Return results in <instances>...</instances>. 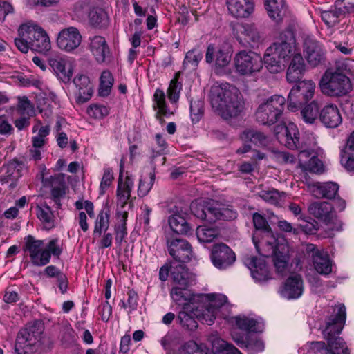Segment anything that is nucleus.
Returning a JSON list of instances; mask_svg holds the SVG:
<instances>
[{
  "mask_svg": "<svg viewBox=\"0 0 354 354\" xmlns=\"http://www.w3.org/2000/svg\"><path fill=\"white\" fill-rule=\"evenodd\" d=\"M214 111L225 120L236 118L244 109V100L238 88L228 83L214 85L209 94Z\"/></svg>",
  "mask_w": 354,
  "mask_h": 354,
  "instance_id": "nucleus-1",
  "label": "nucleus"
},
{
  "mask_svg": "<svg viewBox=\"0 0 354 354\" xmlns=\"http://www.w3.org/2000/svg\"><path fill=\"white\" fill-rule=\"evenodd\" d=\"M331 315L326 319V326L323 331L328 344L329 354H350L344 339L338 335L343 329L346 320V307L342 304L331 306Z\"/></svg>",
  "mask_w": 354,
  "mask_h": 354,
  "instance_id": "nucleus-2",
  "label": "nucleus"
},
{
  "mask_svg": "<svg viewBox=\"0 0 354 354\" xmlns=\"http://www.w3.org/2000/svg\"><path fill=\"white\" fill-rule=\"evenodd\" d=\"M15 44L23 53H27L29 49L39 53H46L51 48L50 39L44 30L37 25L27 24L19 26Z\"/></svg>",
  "mask_w": 354,
  "mask_h": 354,
  "instance_id": "nucleus-3",
  "label": "nucleus"
},
{
  "mask_svg": "<svg viewBox=\"0 0 354 354\" xmlns=\"http://www.w3.org/2000/svg\"><path fill=\"white\" fill-rule=\"evenodd\" d=\"M347 66L342 62L328 68L319 81L321 91L330 97L346 95L352 88L351 80L345 74Z\"/></svg>",
  "mask_w": 354,
  "mask_h": 354,
  "instance_id": "nucleus-4",
  "label": "nucleus"
},
{
  "mask_svg": "<svg viewBox=\"0 0 354 354\" xmlns=\"http://www.w3.org/2000/svg\"><path fill=\"white\" fill-rule=\"evenodd\" d=\"M24 240V251L29 254L32 263L36 266L47 265L51 255L59 257L62 252L58 239L50 240L45 246L44 241L37 240L32 235L27 236Z\"/></svg>",
  "mask_w": 354,
  "mask_h": 354,
  "instance_id": "nucleus-5",
  "label": "nucleus"
},
{
  "mask_svg": "<svg viewBox=\"0 0 354 354\" xmlns=\"http://www.w3.org/2000/svg\"><path fill=\"white\" fill-rule=\"evenodd\" d=\"M286 104V98L279 95H274L261 102L255 113L257 121L270 126L277 122L281 118Z\"/></svg>",
  "mask_w": 354,
  "mask_h": 354,
  "instance_id": "nucleus-6",
  "label": "nucleus"
},
{
  "mask_svg": "<svg viewBox=\"0 0 354 354\" xmlns=\"http://www.w3.org/2000/svg\"><path fill=\"white\" fill-rule=\"evenodd\" d=\"M292 88L288 97V109L296 111L302 104L309 101L314 95L315 84L311 80L299 81Z\"/></svg>",
  "mask_w": 354,
  "mask_h": 354,
  "instance_id": "nucleus-7",
  "label": "nucleus"
},
{
  "mask_svg": "<svg viewBox=\"0 0 354 354\" xmlns=\"http://www.w3.org/2000/svg\"><path fill=\"white\" fill-rule=\"evenodd\" d=\"M268 51H273L278 58H281L288 64L290 59L296 54V39L294 32L290 30H286L281 33L279 39L268 47Z\"/></svg>",
  "mask_w": 354,
  "mask_h": 354,
  "instance_id": "nucleus-8",
  "label": "nucleus"
},
{
  "mask_svg": "<svg viewBox=\"0 0 354 354\" xmlns=\"http://www.w3.org/2000/svg\"><path fill=\"white\" fill-rule=\"evenodd\" d=\"M236 71L242 75H251L260 71L263 67L262 58L252 51L242 50L234 58Z\"/></svg>",
  "mask_w": 354,
  "mask_h": 354,
  "instance_id": "nucleus-9",
  "label": "nucleus"
},
{
  "mask_svg": "<svg viewBox=\"0 0 354 354\" xmlns=\"http://www.w3.org/2000/svg\"><path fill=\"white\" fill-rule=\"evenodd\" d=\"M169 254L178 262L186 263L193 256L192 248L185 239L175 238L170 239L166 236Z\"/></svg>",
  "mask_w": 354,
  "mask_h": 354,
  "instance_id": "nucleus-10",
  "label": "nucleus"
},
{
  "mask_svg": "<svg viewBox=\"0 0 354 354\" xmlns=\"http://www.w3.org/2000/svg\"><path fill=\"white\" fill-rule=\"evenodd\" d=\"M35 326H29L19 330L17 334L15 351L17 354H32L37 342Z\"/></svg>",
  "mask_w": 354,
  "mask_h": 354,
  "instance_id": "nucleus-11",
  "label": "nucleus"
},
{
  "mask_svg": "<svg viewBox=\"0 0 354 354\" xmlns=\"http://www.w3.org/2000/svg\"><path fill=\"white\" fill-rule=\"evenodd\" d=\"M211 260L216 268L224 270L234 264L236 261V254L225 243L214 244L211 252Z\"/></svg>",
  "mask_w": 354,
  "mask_h": 354,
  "instance_id": "nucleus-12",
  "label": "nucleus"
},
{
  "mask_svg": "<svg viewBox=\"0 0 354 354\" xmlns=\"http://www.w3.org/2000/svg\"><path fill=\"white\" fill-rule=\"evenodd\" d=\"M243 262L256 281L265 282L272 278L264 258L247 254L244 257Z\"/></svg>",
  "mask_w": 354,
  "mask_h": 354,
  "instance_id": "nucleus-13",
  "label": "nucleus"
},
{
  "mask_svg": "<svg viewBox=\"0 0 354 354\" xmlns=\"http://www.w3.org/2000/svg\"><path fill=\"white\" fill-rule=\"evenodd\" d=\"M81 42L82 35L79 30L74 26L62 29L57 38V46L68 53L77 49Z\"/></svg>",
  "mask_w": 354,
  "mask_h": 354,
  "instance_id": "nucleus-14",
  "label": "nucleus"
},
{
  "mask_svg": "<svg viewBox=\"0 0 354 354\" xmlns=\"http://www.w3.org/2000/svg\"><path fill=\"white\" fill-rule=\"evenodd\" d=\"M304 52L308 64L315 67L325 60V51L322 46L310 36L304 39Z\"/></svg>",
  "mask_w": 354,
  "mask_h": 354,
  "instance_id": "nucleus-15",
  "label": "nucleus"
},
{
  "mask_svg": "<svg viewBox=\"0 0 354 354\" xmlns=\"http://www.w3.org/2000/svg\"><path fill=\"white\" fill-rule=\"evenodd\" d=\"M48 64L57 77L64 84L70 82L73 75V66L60 57H50Z\"/></svg>",
  "mask_w": 354,
  "mask_h": 354,
  "instance_id": "nucleus-16",
  "label": "nucleus"
},
{
  "mask_svg": "<svg viewBox=\"0 0 354 354\" xmlns=\"http://www.w3.org/2000/svg\"><path fill=\"white\" fill-rule=\"evenodd\" d=\"M319 120L326 128H336L342 122L339 109L334 104H328L320 109Z\"/></svg>",
  "mask_w": 354,
  "mask_h": 354,
  "instance_id": "nucleus-17",
  "label": "nucleus"
},
{
  "mask_svg": "<svg viewBox=\"0 0 354 354\" xmlns=\"http://www.w3.org/2000/svg\"><path fill=\"white\" fill-rule=\"evenodd\" d=\"M231 60V55L227 50L213 44L208 45L205 53V61L208 64L214 63L218 68L227 66Z\"/></svg>",
  "mask_w": 354,
  "mask_h": 354,
  "instance_id": "nucleus-18",
  "label": "nucleus"
},
{
  "mask_svg": "<svg viewBox=\"0 0 354 354\" xmlns=\"http://www.w3.org/2000/svg\"><path fill=\"white\" fill-rule=\"evenodd\" d=\"M237 212L232 207L212 203L209 208L208 222L214 223L218 220L232 221L236 218Z\"/></svg>",
  "mask_w": 354,
  "mask_h": 354,
  "instance_id": "nucleus-19",
  "label": "nucleus"
},
{
  "mask_svg": "<svg viewBox=\"0 0 354 354\" xmlns=\"http://www.w3.org/2000/svg\"><path fill=\"white\" fill-rule=\"evenodd\" d=\"M333 209L334 206L326 201H316L308 207L309 213L326 225L330 223L333 220L335 216Z\"/></svg>",
  "mask_w": 354,
  "mask_h": 354,
  "instance_id": "nucleus-20",
  "label": "nucleus"
},
{
  "mask_svg": "<svg viewBox=\"0 0 354 354\" xmlns=\"http://www.w3.org/2000/svg\"><path fill=\"white\" fill-rule=\"evenodd\" d=\"M89 50L99 64L106 62L110 57L111 53L109 47L104 37L95 36L90 39Z\"/></svg>",
  "mask_w": 354,
  "mask_h": 354,
  "instance_id": "nucleus-21",
  "label": "nucleus"
},
{
  "mask_svg": "<svg viewBox=\"0 0 354 354\" xmlns=\"http://www.w3.org/2000/svg\"><path fill=\"white\" fill-rule=\"evenodd\" d=\"M286 71V80L289 82H297L306 71V64L301 53L296 54L289 61Z\"/></svg>",
  "mask_w": 354,
  "mask_h": 354,
  "instance_id": "nucleus-22",
  "label": "nucleus"
},
{
  "mask_svg": "<svg viewBox=\"0 0 354 354\" xmlns=\"http://www.w3.org/2000/svg\"><path fill=\"white\" fill-rule=\"evenodd\" d=\"M304 290V283L301 275L294 274L286 281L281 295L287 299L299 298Z\"/></svg>",
  "mask_w": 354,
  "mask_h": 354,
  "instance_id": "nucleus-23",
  "label": "nucleus"
},
{
  "mask_svg": "<svg viewBox=\"0 0 354 354\" xmlns=\"http://www.w3.org/2000/svg\"><path fill=\"white\" fill-rule=\"evenodd\" d=\"M73 82L78 89L77 102L78 103L87 102L93 95V87L89 78L85 75H78L74 77Z\"/></svg>",
  "mask_w": 354,
  "mask_h": 354,
  "instance_id": "nucleus-24",
  "label": "nucleus"
},
{
  "mask_svg": "<svg viewBox=\"0 0 354 354\" xmlns=\"http://www.w3.org/2000/svg\"><path fill=\"white\" fill-rule=\"evenodd\" d=\"M310 192L317 198H326L328 199L335 198L339 190V185L333 182L314 183L310 187Z\"/></svg>",
  "mask_w": 354,
  "mask_h": 354,
  "instance_id": "nucleus-25",
  "label": "nucleus"
},
{
  "mask_svg": "<svg viewBox=\"0 0 354 354\" xmlns=\"http://www.w3.org/2000/svg\"><path fill=\"white\" fill-rule=\"evenodd\" d=\"M307 249L313 251V262L315 269L322 274H328L332 271L331 265L328 257L316 250L315 245L310 244Z\"/></svg>",
  "mask_w": 354,
  "mask_h": 354,
  "instance_id": "nucleus-26",
  "label": "nucleus"
},
{
  "mask_svg": "<svg viewBox=\"0 0 354 354\" xmlns=\"http://www.w3.org/2000/svg\"><path fill=\"white\" fill-rule=\"evenodd\" d=\"M153 109L156 111V118L161 123L165 122L164 117H169L173 114L167 109L165 102V95L161 89H156L153 95Z\"/></svg>",
  "mask_w": 354,
  "mask_h": 354,
  "instance_id": "nucleus-27",
  "label": "nucleus"
},
{
  "mask_svg": "<svg viewBox=\"0 0 354 354\" xmlns=\"http://www.w3.org/2000/svg\"><path fill=\"white\" fill-rule=\"evenodd\" d=\"M299 135L298 128L295 124L290 122L288 124L287 131L281 137L279 142L291 150L302 149Z\"/></svg>",
  "mask_w": 354,
  "mask_h": 354,
  "instance_id": "nucleus-28",
  "label": "nucleus"
},
{
  "mask_svg": "<svg viewBox=\"0 0 354 354\" xmlns=\"http://www.w3.org/2000/svg\"><path fill=\"white\" fill-rule=\"evenodd\" d=\"M298 158L299 164L308 169L313 172H319L320 171L322 163L319 160L313 155V151L309 149H299Z\"/></svg>",
  "mask_w": 354,
  "mask_h": 354,
  "instance_id": "nucleus-29",
  "label": "nucleus"
},
{
  "mask_svg": "<svg viewBox=\"0 0 354 354\" xmlns=\"http://www.w3.org/2000/svg\"><path fill=\"white\" fill-rule=\"evenodd\" d=\"M263 63L267 70L273 74L282 72L287 66L285 61L278 58L276 53L273 51L269 52L268 48L266 49L263 56Z\"/></svg>",
  "mask_w": 354,
  "mask_h": 354,
  "instance_id": "nucleus-30",
  "label": "nucleus"
},
{
  "mask_svg": "<svg viewBox=\"0 0 354 354\" xmlns=\"http://www.w3.org/2000/svg\"><path fill=\"white\" fill-rule=\"evenodd\" d=\"M265 6L271 19L277 23L282 21L286 8L285 0H265Z\"/></svg>",
  "mask_w": 354,
  "mask_h": 354,
  "instance_id": "nucleus-31",
  "label": "nucleus"
},
{
  "mask_svg": "<svg viewBox=\"0 0 354 354\" xmlns=\"http://www.w3.org/2000/svg\"><path fill=\"white\" fill-rule=\"evenodd\" d=\"M201 305L192 307V313L196 318L208 325H211L214 322L216 312L212 308L209 307L205 302H201Z\"/></svg>",
  "mask_w": 354,
  "mask_h": 354,
  "instance_id": "nucleus-32",
  "label": "nucleus"
},
{
  "mask_svg": "<svg viewBox=\"0 0 354 354\" xmlns=\"http://www.w3.org/2000/svg\"><path fill=\"white\" fill-rule=\"evenodd\" d=\"M213 353L205 352V354H241V353L232 344L224 339L212 336L211 337Z\"/></svg>",
  "mask_w": 354,
  "mask_h": 354,
  "instance_id": "nucleus-33",
  "label": "nucleus"
},
{
  "mask_svg": "<svg viewBox=\"0 0 354 354\" xmlns=\"http://www.w3.org/2000/svg\"><path fill=\"white\" fill-rule=\"evenodd\" d=\"M132 187L133 182L129 177H127L124 183H122L121 175H120L117 188V196L118 197V200L122 203V208L124 207L125 205L127 203L129 204V207L133 206L131 201L129 203Z\"/></svg>",
  "mask_w": 354,
  "mask_h": 354,
  "instance_id": "nucleus-34",
  "label": "nucleus"
},
{
  "mask_svg": "<svg viewBox=\"0 0 354 354\" xmlns=\"http://www.w3.org/2000/svg\"><path fill=\"white\" fill-rule=\"evenodd\" d=\"M201 302H205L209 307L216 313L218 309L227 302V297L222 294H201L193 299Z\"/></svg>",
  "mask_w": 354,
  "mask_h": 354,
  "instance_id": "nucleus-35",
  "label": "nucleus"
},
{
  "mask_svg": "<svg viewBox=\"0 0 354 354\" xmlns=\"http://www.w3.org/2000/svg\"><path fill=\"white\" fill-rule=\"evenodd\" d=\"M236 324L242 330L250 333H259L263 330V324L251 317L237 316L235 317Z\"/></svg>",
  "mask_w": 354,
  "mask_h": 354,
  "instance_id": "nucleus-36",
  "label": "nucleus"
},
{
  "mask_svg": "<svg viewBox=\"0 0 354 354\" xmlns=\"http://www.w3.org/2000/svg\"><path fill=\"white\" fill-rule=\"evenodd\" d=\"M227 9L230 13L234 17H246L250 13L251 8V2L245 4L244 1L236 0H226Z\"/></svg>",
  "mask_w": 354,
  "mask_h": 354,
  "instance_id": "nucleus-37",
  "label": "nucleus"
},
{
  "mask_svg": "<svg viewBox=\"0 0 354 354\" xmlns=\"http://www.w3.org/2000/svg\"><path fill=\"white\" fill-rule=\"evenodd\" d=\"M168 222L172 231L178 234H187L192 230L186 219L180 214L170 216Z\"/></svg>",
  "mask_w": 354,
  "mask_h": 354,
  "instance_id": "nucleus-38",
  "label": "nucleus"
},
{
  "mask_svg": "<svg viewBox=\"0 0 354 354\" xmlns=\"http://www.w3.org/2000/svg\"><path fill=\"white\" fill-rule=\"evenodd\" d=\"M241 138L250 141L259 147H265L269 144V138L263 133L253 129H245L241 134Z\"/></svg>",
  "mask_w": 354,
  "mask_h": 354,
  "instance_id": "nucleus-39",
  "label": "nucleus"
},
{
  "mask_svg": "<svg viewBox=\"0 0 354 354\" xmlns=\"http://www.w3.org/2000/svg\"><path fill=\"white\" fill-rule=\"evenodd\" d=\"M240 32L248 42L257 44L262 41L261 33L254 24H243L240 26Z\"/></svg>",
  "mask_w": 354,
  "mask_h": 354,
  "instance_id": "nucleus-40",
  "label": "nucleus"
},
{
  "mask_svg": "<svg viewBox=\"0 0 354 354\" xmlns=\"http://www.w3.org/2000/svg\"><path fill=\"white\" fill-rule=\"evenodd\" d=\"M320 109L315 100L304 106L301 110L303 120L307 124H314L319 117Z\"/></svg>",
  "mask_w": 354,
  "mask_h": 354,
  "instance_id": "nucleus-41",
  "label": "nucleus"
},
{
  "mask_svg": "<svg viewBox=\"0 0 354 354\" xmlns=\"http://www.w3.org/2000/svg\"><path fill=\"white\" fill-rule=\"evenodd\" d=\"M345 13V10H344L340 4H337V1L335 9L322 12L321 17L328 26L332 27L339 22V19L344 15Z\"/></svg>",
  "mask_w": 354,
  "mask_h": 354,
  "instance_id": "nucleus-42",
  "label": "nucleus"
},
{
  "mask_svg": "<svg viewBox=\"0 0 354 354\" xmlns=\"http://www.w3.org/2000/svg\"><path fill=\"white\" fill-rule=\"evenodd\" d=\"M171 274L174 281L178 286L188 287L189 286V273L183 264L178 263L171 266Z\"/></svg>",
  "mask_w": 354,
  "mask_h": 354,
  "instance_id": "nucleus-43",
  "label": "nucleus"
},
{
  "mask_svg": "<svg viewBox=\"0 0 354 354\" xmlns=\"http://www.w3.org/2000/svg\"><path fill=\"white\" fill-rule=\"evenodd\" d=\"M88 20L91 26L96 28L106 27L109 24L107 13L102 8H93L88 13Z\"/></svg>",
  "mask_w": 354,
  "mask_h": 354,
  "instance_id": "nucleus-44",
  "label": "nucleus"
},
{
  "mask_svg": "<svg viewBox=\"0 0 354 354\" xmlns=\"http://www.w3.org/2000/svg\"><path fill=\"white\" fill-rule=\"evenodd\" d=\"M281 250L282 251L280 250L279 247L276 248L274 250L272 259L277 272L282 274L287 268L289 257L284 248H281Z\"/></svg>",
  "mask_w": 354,
  "mask_h": 354,
  "instance_id": "nucleus-45",
  "label": "nucleus"
},
{
  "mask_svg": "<svg viewBox=\"0 0 354 354\" xmlns=\"http://www.w3.org/2000/svg\"><path fill=\"white\" fill-rule=\"evenodd\" d=\"M220 235L218 227L198 226L196 229V236L200 242L210 243Z\"/></svg>",
  "mask_w": 354,
  "mask_h": 354,
  "instance_id": "nucleus-46",
  "label": "nucleus"
},
{
  "mask_svg": "<svg viewBox=\"0 0 354 354\" xmlns=\"http://www.w3.org/2000/svg\"><path fill=\"white\" fill-rule=\"evenodd\" d=\"M110 214L109 209H103L97 215L95 222L93 230L94 236H100L103 232H106L109 227Z\"/></svg>",
  "mask_w": 354,
  "mask_h": 354,
  "instance_id": "nucleus-47",
  "label": "nucleus"
},
{
  "mask_svg": "<svg viewBox=\"0 0 354 354\" xmlns=\"http://www.w3.org/2000/svg\"><path fill=\"white\" fill-rule=\"evenodd\" d=\"M37 214L38 218L44 224L45 227L51 229L54 227L53 214L50 207L47 205L37 207Z\"/></svg>",
  "mask_w": 354,
  "mask_h": 354,
  "instance_id": "nucleus-48",
  "label": "nucleus"
},
{
  "mask_svg": "<svg viewBox=\"0 0 354 354\" xmlns=\"http://www.w3.org/2000/svg\"><path fill=\"white\" fill-rule=\"evenodd\" d=\"M211 203L192 202L190 205V209L192 214L198 218L208 221L209 208Z\"/></svg>",
  "mask_w": 354,
  "mask_h": 354,
  "instance_id": "nucleus-49",
  "label": "nucleus"
},
{
  "mask_svg": "<svg viewBox=\"0 0 354 354\" xmlns=\"http://www.w3.org/2000/svg\"><path fill=\"white\" fill-rule=\"evenodd\" d=\"M195 318L196 316L193 315L192 310L189 313L180 311L178 315L180 324L189 330H194L198 327V323Z\"/></svg>",
  "mask_w": 354,
  "mask_h": 354,
  "instance_id": "nucleus-50",
  "label": "nucleus"
},
{
  "mask_svg": "<svg viewBox=\"0 0 354 354\" xmlns=\"http://www.w3.org/2000/svg\"><path fill=\"white\" fill-rule=\"evenodd\" d=\"M341 164L349 171H354V149L344 146L340 152Z\"/></svg>",
  "mask_w": 354,
  "mask_h": 354,
  "instance_id": "nucleus-51",
  "label": "nucleus"
},
{
  "mask_svg": "<svg viewBox=\"0 0 354 354\" xmlns=\"http://www.w3.org/2000/svg\"><path fill=\"white\" fill-rule=\"evenodd\" d=\"M113 84V77L109 71H104L100 77L99 94L100 96H107Z\"/></svg>",
  "mask_w": 354,
  "mask_h": 354,
  "instance_id": "nucleus-52",
  "label": "nucleus"
},
{
  "mask_svg": "<svg viewBox=\"0 0 354 354\" xmlns=\"http://www.w3.org/2000/svg\"><path fill=\"white\" fill-rule=\"evenodd\" d=\"M259 196L266 202L272 205H278L280 204L282 198L285 196V193H280L278 190L274 189L271 190H263L259 193Z\"/></svg>",
  "mask_w": 354,
  "mask_h": 354,
  "instance_id": "nucleus-53",
  "label": "nucleus"
},
{
  "mask_svg": "<svg viewBox=\"0 0 354 354\" xmlns=\"http://www.w3.org/2000/svg\"><path fill=\"white\" fill-rule=\"evenodd\" d=\"M203 104V102L200 100L190 102V116L193 122L196 123L202 118Z\"/></svg>",
  "mask_w": 354,
  "mask_h": 354,
  "instance_id": "nucleus-54",
  "label": "nucleus"
},
{
  "mask_svg": "<svg viewBox=\"0 0 354 354\" xmlns=\"http://www.w3.org/2000/svg\"><path fill=\"white\" fill-rule=\"evenodd\" d=\"M156 176L153 172L149 173L148 179H140L138 189L139 196L143 197L146 196L153 187L155 181Z\"/></svg>",
  "mask_w": 354,
  "mask_h": 354,
  "instance_id": "nucleus-55",
  "label": "nucleus"
},
{
  "mask_svg": "<svg viewBox=\"0 0 354 354\" xmlns=\"http://www.w3.org/2000/svg\"><path fill=\"white\" fill-rule=\"evenodd\" d=\"M87 113L95 119H102L109 115V111L106 106L99 104H91L87 109Z\"/></svg>",
  "mask_w": 354,
  "mask_h": 354,
  "instance_id": "nucleus-56",
  "label": "nucleus"
},
{
  "mask_svg": "<svg viewBox=\"0 0 354 354\" xmlns=\"http://www.w3.org/2000/svg\"><path fill=\"white\" fill-rule=\"evenodd\" d=\"M203 57V55L199 50L193 49L187 53L183 65L190 64L193 67H196Z\"/></svg>",
  "mask_w": 354,
  "mask_h": 354,
  "instance_id": "nucleus-57",
  "label": "nucleus"
},
{
  "mask_svg": "<svg viewBox=\"0 0 354 354\" xmlns=\"http://www.w3.org/2000/svg\"><path fill=\"white\" fill-rule=\"evenodd\" d=\"M180 89L181 84L176 78L173 79L167 90L168 98L171 102H176L178 100Z\"/></svg>",
  "mask_w": 354,
  "mask_h": 354,
  "instance_id": "nucleus-58",
  "label": "nucleus"
},
{
  "mask_svg": "<svg viewBox=\"0 0 354 354\" xmlns=\"http://www.w3.org/2000/svg\"><path fill=\"white\" fill-rule=\"evenodd\" d=\"M203 346L197 344L194 341H189L183 345L179 349V354H194L195 353H200L203 354Z\"/></svg>",
  "mask_w": 354,
  "mask_h": 354,
  "instance_id": "nucleus-59",
  "label": "nucleus"
},
{
  "mask_svg": "<svg viewBox=\"0 0 354 354\" xmlns=\"http://www.w3.org/2000/svg\"><path fill=\"white\" fill-rule=\"evenodd\" d=\"M254 226L256 230H262L265 232H270L271 228L266 219L261 214L254 213L252 216Z\"/></svg>",
  "mask_w": 354,
  "mask_h": 354,
  "instance_id": "nucleus-60",
  "label": "nucleus"
},
{
  "mask_svg": "<svg viewBox=\"0 0 354 354\" xmlns=\"http://www.w3.org/2000/svg\"><path fill=\"white\" fill-rule=\"evenodd\" d=\"M18 108L21 115H27L31 117L35 114L33 106L31 104L30 101L26 97L19 98Z\"/></svg>",
  "mask_w": 354,
  "mask_h": 354,
  "instance_id": "nucleus-61",
  "label": "nucleus"
},
{
  "mask_svg": "<svg viewBox=\"0 0 354 354\" xmlns=\"http://www.w3.org/2000/svg\"><path fill=\"white\" fill-rule=\"evenodd\" d=\"M263 342L257 338L248 339L245 348L250 354H255L256 353L263 351L264 349Z\"/></svg>",
  "mask_w": 354,
  "mask_h": 354,
  "instance_id": "nucleus-62",
  "label": "nucleus"
},
{
  "mask_svg": "<svg viewBox=\"0 0 354 354\" xmlns=\"http://www.w3.org/2000/svg\"><path fill=\"white\" fill-rule=\"evenodd\" d=\"M113 178L112 170L109 168L104 169L103 177L100 183L101 194H103L105 190L111 185Z\"/></svg>",
  "mask_w": 354,
  "mask_h": 354,
  "instance_id": "nucleus-63",
  "label": "nucleus"
},
{
  "mask_svg": "<svg viewBox=\"0 0 354 354\" xmlns=\"http://www.w3.org/2000/svg\"><path fill=\"white\" fill-rule=\"evenodd\" d=\"M156 141L160 149L158 151H156L153 149H152V159H153L157 156L161 155L167 147V144L165 140L162 138V135L159 133L156 135Z\"/></svg>",
  "mask_w": 354,
  "mask_h": 354,
  "instance_id": "nucleus-64",
  "label": "nucleus"
}]
</instances>
